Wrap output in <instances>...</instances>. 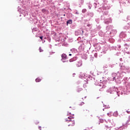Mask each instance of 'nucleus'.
Returning <instances> with one entry per match:
<instances>
[{
    "label": "nucleus",
    "instance_id": "nucleus-7",
    "mask_svg": "<svg viewBox=\"0 0 130 130\" xmlns=\"http://www.w3.org/2000/svg\"><path fill=\"white\" fill-rule=\"evenodd\" d=\"M42 13H45L46 12V9H43L42 10Z\"/></svg>",
    "mask_w": 130,
    "mask_h": 130
},
{
    "label": "nucleus",
    "instance_id": "nucleus-6",
    "mask_svg": "<svg viewBox=\"0 0 130 130\" xmlns=\"http://www.w3.org/2000/svg\"><path fill=\"white\" fill-rule=\"evenodd\" d=\"M84 113H89V110L87 109L84 110Z\"/></svg>",
    "mask_w": 130,
    "mask_h": 130
},
{
    "label": "nucleus",
    "instance_id": "nucleus-11",
    "mask_svg": "<svg viewBox=\"0 0 130 130\" xmlns=\"http://www.w3.org/2000/svg\"><path fill=\"white\" fill-rule=\"evenodd\" d=\"M94 56H95V57H97V53H95V54H94Z\"/></svg>",
    "mask_w": 130,
    "mask_h": 130
},
{
    "label": "nucleus",
    "instance_id": "nucleus-1",
    "mask_svg": "<svg viewBox=\"0 0 130 130\" xmlns=\"http://www.w3.org/2000/svg\"><path fill=\"white\" fill-rule=\"evenodd\" d=\"M65 121H68V126H74L75 124V120L72 118V116L68 117L67 118L65 119Z\"/></svg>",
    "mask_w": 130,
    "mask_h": 130
},
{
    "label": "nucleus",
    "instance_id": "nucleus-8",
    "mask_svg": "<svg viewBox=\"0 0 130 130\" xmlns=\"http://www.w3.org/2000/svg\"><path fill=\"white\" fill-rule=\"evenodd\" d=\"M87 12V10L86 9H83V10H82V13H85V12Z\"/></svg>",
    "mask_w": 130,
    "mask_h": 130
},
{
    "label": "nucleus",
    "instance_id": "nucleus-16",
    "mask_svg": "<svg viewBox=\"0 0 130 130\" xmlns=\"http://www.w3.org/2000/svg\"><path fill=\"white\" fill-rule=\"evenodd\" d=\"M127 112V113H130V112Z\"/></svg>",
    "mask_w": 130,
    "mask_h": 130
},
{
    "label": "nucleus",
    "instance_id": "nucleus-5",
    "mask_svg": "<svg viewBox=\"0 0 130 130\" xmlns=\"http://www.w3.org/2000/svg\"><path fill=\"white\" fill-rule=\"evenodd\" d=\"M77 91V92H80L81 91H83V89L82 88H78Z\"/></svg>",
    "mask_w": 130,
    "mask_h": 130
},
{
    "label": "nucleus",
    "instance_id": "nucleus-13",
    "mask_svg": "<svg viewBox=\"0 0 130 130\" xmlns=\"http://www.w3.org/2000/svg\"><path fill=\"white\" fill-rule=\"evenodd\" d=\"M69 56H72V54H69Z\"/></svg>",
    "mask_w": 130,
    "mask_h": 130
},
{
    "label": "nucleus",
    "instance_id": "nucleus-14",
    "mask_svg": "<svg viewBox=\"0 0 130 130\" xmlns=\"http://www.w3.org/2000/svg\"><path fill=\"white\" fill-rule=\"evenodd\" d=\"M88 27H90V24L87 25Z\"/></svg>",
    "mask_w": 130,
    "mask_h": 130
},
{
    "label": "nucleus",
    "instance_id": "nucleus-10",
    "mask_svg": "<svg viewBox=\"0 0 130 130\" xmlns=\"http://www.w3.org/2000/svg\"><path fill=\"white\" fill-rule=\"evenodd\" d=\"M40 39H41V40H43V37H40Z\"/></svg>",
    "mask_w": 130,
    "mask_h": 130
},
{
    "label": "nucleus",
    "instance_id": "nucleus-4",
    "mask_svg": "<svg viewBox=\"0 0 130 130\" xmlns=\"http://www.w3.org/2000/svg\"><path fill=\"white\" fill-rule=\"evenodd\" d=\"M36 82H37V83H38L39 82H41V79L38 78L36 79Z\"/></svg>",
    "mask_w": 130,
    "mask_h": 130
},
{
    "label": "nucleus",
    "instance_id": "nucleus-3",
    "mask_svg": "<svg viewBox=\"0 0 130 130\" xmlns=\"http://www.w3.org/2000/svg\"><path fill=\"white\" fill-rule=\"evenodd\" d=\"M72 23H73V20H68L67 22V25H69V24H72Z\"/></svg>",
    "mask_w": 130,
    "mask_h": 130
},
{
    "label": "nucleus",
    "instance_id": "nucleus-15",
    "mask_svg": "<svg viewBox=\"0 0 130 130\" xmlns=\"http://www.w3.org/2000/svg\"><path fill=\"white\" fill-rule=\"evenodd\" d=\"M80 66H82V63H81V62H80Z\"/></svg>",
    "mask_w": 130,
    "mask_h": 130
},
{
    "label": "nucleus",
    "instance_id": "nucleus-9",
    "mask_svg": "<svg viewBox=\"0 0 130 130\" xmlns=\"http://www.w3.org/2000/svg\"><path fill=\"white\" fill-rule=\"evenodd\" d=\"M43 51V50L41 49V47H40V52H42Z\"/></svg>",
    "mask_w": 130,
    "mask_h": 130
},
{
    "label": "nucleus",
    "instance_id": "nucleus-12",
    "mask_svg": "<svg viewBox=\"0 0 130 130\" xmlns=\"http://www.w3.org/2000/svg\"><path fill=\"white\" fill-rule=\"evenodd\" d=\"M84 102H82L81 105H83Z\"/></svg>",
    "mask_w": 130,
    "mask_h": 130
},
{
    "label": "nucleus",
    "instance_id": "nucleus-19",
    "mask_svg": "<svg viewBox=\"0 0 130 130\" xmlns=\"http://www.w3.org/2000/svg\"><path fill=\"white\" fill-rule=\"evenodd\" d=\"M64 16H66V15H65V14H64Z\"/></svg>",
    "mask_w": 130,
    "mask_h": 130
},
{
    "label": "nucleus",
    "instance_id": "nucleus-2",
    "mask_svg": "<svg viewBox=\"0 0 130 130\" xmlns=\"http://www.w3.org/2000/svg\"><path fill=\"white\" fill-rule=\"evenodd\" d=\"M61 57H62V59H61V60L63 62H65V59H67V58H68V56L66 55V54H62L61 55Z\"/></svg>",
    "mask_w": 130,
    "mask_h": 130
},
{
    "label": "nucleus",
    "instance_id": "nucleus-18",
    "mask_svg": "<svg viewBox=\"0 0 130 130\" xmlns=\"http://www.w3.org/2000/svg\"><path fill=\"white\" fill-rule=\"evenodd\" d=\"M106 24H107V22H106Z\"/></svg>",
    "mask_w": 130,
    "mask_h": 130
},
{
    "label": "nucleus",
    "instance_id": "nucleus-17",
    "mask_svg": "<svg viewBox=\"0 0 130 130\" xmlns=\"http://www.w3.org/2000/svg\"><path fill=\"white\" fill-rule=\"evenodd\" d=\"M129 121H130V117H129V120H128Z\"/></svg>",
    "mask_w": 130,
    "mask_h": 130
}]
</instances>
